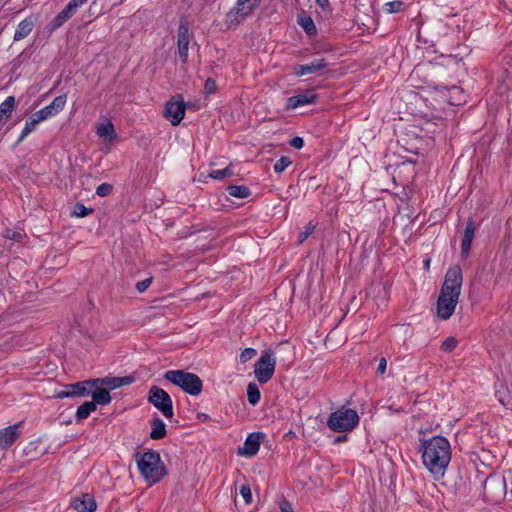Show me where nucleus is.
<instances>
[{
    "mask_svg": "<svg viewBox=\"0 0 512 512\" xmlns=\"http://www.w3.org/2000/svg\"><path fill=\"white\" fill-rule=\"evenodd\" d=\"M422 460L433 474H443L451 460L449 441L443 436L423 440L421 444Z\"/></svg>",
    "mask_w": 512,
    "mask_h": 512,
    "instance_id": "obj_1",
    "label": "nucleus"
},
{
    "mask_svg": "<svg viewBox=\"0 0 512 512\" xmlns=\"http://www.w3.org/2000/svg\"><path fill=\"white\" fill-rule=\"evenodd\" d=\"M136 456L138 469L150 484L159 482L167 474L166 467L162 463L160 454L157 451L149 450L141 456L139 454Z\"/></svg>",
    "mask_w": 512,
    "mask_h": 512,
    "instance_id": "obj_2",
    "label": "nucleus"
},
{
    "mask_svg": "<svg viewBox=\"0 0 512 512\" xmlns=\"http://www.w3.org/2000/svg\"><path fill=\"white\" fill-rule=\"evenodd\" d=\"M66 104V95H60L44 108L33 113L29 120L26 121L25 126L17 140V143L22 142L30 133H32L37 124L44 121L62 111Z\"/></svg>",
    "mask_w": 512,
    "mask_h": 512,
    "instance_id": "obj_3",
    "label": "nucleus"
},
{
    "mask_svg": "<svg viewBox=\"0 0 512 512\" xmlns=\"http://www.w3.org/2000/svg\"><path fill=\"white\" fill-rule=\"evenodd\" d=\"M164 379L191 396L200 395L203 389L201 378L185 370H168L164 373Z\"/></svg>",
    "mask_w": 512,
    "mask_h": 512,
    "instance_id": "obj_4",
    "label": "nucleus"
},
{
    "mask_svg": "<svg viewBox=\"0 0 512 512\" xmlns=\"http://www.w3.org/2000/svg\"><path fill=\"white\" fill-rule=\"evenodd\" d=\"M359 423V416L354 409L341 408L331 413L328 418V427L337 433L353 430Z\"/></svg>",
    "mask_w": 512,
    "mask_h": 512,
    "instance_id": "obj_5",
    "label": "nucleus"
},
{
    "mask_svg": "<svg viewBox=\"0 0 512 512\" xmlns=\"http://www.w3.org/2000/svg\"><path fill=\"white\" fill-rule=\"evenodd\" d=\"M275 367L276 360L273 351L270 349L263 351L254 365V374L257 381L261 384L267 383L273 377Z\"/></svg>",
    "mask_w": 512,
    "mask_h": 512,
    "instance_id": "obj_6",
    "label": "nucleus"
},
{
    "mask_svg": "<svg viewBox=\"0 0 512 512\" xmlns=\"http://www.w3.org/2000/svg\"><path fill=\"white\" fill-rule=\"evenodd\" d=\"M148 401L157 408L166 418L173 417V403L170 395L158 386H152L149 390Z\"/></svg>",
    "mask_w": 512,
    "mask_h": 512,
    "instance_id": "obj_7",
    "label": "nucleus"
},
{
    "mask_svg": "<svg viewBox=\"0 0 512 512\" xmlns=\"http://www.w3.org/2000/svg\"><path fill=\"white\" fill-rule=\"evenodd\" d=\"M186 104L181 94L173 96L165 105L164 116L173 126H177L185 116Z\"/></svg>",
    "mask_w": 512,
    "mask_h": 512,
    "instance_id": "obj_8",
    "label": "nucleus"
},
{
    "mask_svg": "<svg viewBox=\"0 0 512 512\" xmlns=\"http://www.w3.org/2000/svg\"><path fill=\"white\" fill-rule=\"evenodd\" d=\"M460 295L440 291L436 313L441 320H448L454 313Z\"/></svg>",
    "mask_w": 512,
    "mask_h": 512,
    "instance_id": "obj_9",
    "label": "nucleus"
},
{
    "mask_svg": "<svg viewBox=\"0 0 512 512\" xmlns=\"http://www.w3.org/2000/svg\"><path fill=\"white\" fill-rule=\"evenodd\" d=\"M262 0H237L236 4L227 14L231 21H240L251 15L257 9Z\"/></svg>",
    "mask_w": 512,
    "mask_h": 512,
    "instance_id": "obj_10",
    "label": "nucleus"
},
{
    "mask_svg": "<svg viewBox=\"0 0 512 512\" xmlns=\"http://www.w3.org/2000/svg\"><path fill=\"white\" fill-rule=\"evenodd\" d=\"M462 281V270L460 266L454 265L447 270L441 290L450 294L460 295Z\"/></svg>",
    "mask_w": 512,
    "mask_h": 512,
    "instance_id": "obj_11",
    "label": "nucleus"
},
{
    "mask_svg": "<svg viewBox=\"0 0 512 512\" xmlns=\"http://www.w3.org/2000/svg\"><path fill=\"white\" fill-rule=\"evenodd\" d=\"M189 42L190 37L188 23L186 21H181L178 27L177 46L179 57L183 63H186L188 60Z\"/></svg>",
    "mask_w": 512,
    "mask_h": 512,
    "instance_id": "obj_12",
    "label": "nucleus"
},
{
    "mask_svg": "<svg viewBox=\"0 0 512 512\" xmlns=\"http://www.w3.org/2000/svg\"><path fill=\"white\" fill-rule=\"evenodd\" d=\"M265 434L262 432H253L248 434L243 444V447L239 448L238 453L242 456L252 457L259 451L261 442L263 441Z\"/></svg>",
    "mask_w": 512,
    "mask_h": 512,
    "instance_id": "obj_13",
    "label": "nucleus"
},
{
    "mask_svg": "<svg viewBox=\"0 0 512 512\" xmlns=\"http://www.w3.org/2000/svg\"><path fill=\"white\" fill-rule=\"evenodd\" d=\"M93 380L94 386H102L110 391L122 386L132 384L135 381V378L131 375L123 377L107 376L103 378H95Z\"/></svg>",
    "mask_w": 512,
    "mask_h": 512,
    "instance_id": "obj_14",
    "label": "nucleus"
},
{
    "mask_svg": "<svg viewBox=\"0 0 512 512\" xmlns=\"http://www.w3.org/2000/svg\"><path fill=\"white\" fill-rule=\"evenodd\" d=\"M22 422L8 426L0 430V450H5L11 447L19 438V427Z\"/></svg>",
    "mask_w": 512,
    "mask_h": 512,
    "instance_id": "obj_15",
    "label": "nucleus"
},
{
    "mask_svg": "<svg viewBox=\"0 0 512 512\" xmlns=\"http://www.w3.org/2000/svg\"><path fill=\"white\" fill-rule=\"evenodd\" d=\"M327 66L328 63L325 58H318L307 64L296 65L293 69V74L297 77H301L306 74L316 73L325 69Z\"/></svg>",
    "mask_w": 512,
    "mask_h": 512,
    "instance_id": "obj_16",
    "label": "nucleus"
},
{
    "mask_svg": "<svg viewBox=\"0 0 512 512\" xmlns=\"http://www.w3.org/2000/svg\"><path fill=\"white\" fill-rule=\"evenodd\" d=\"M318 95L312 90L291 96L287 99V109H296L300 106L313 104L316 102Z\"/></svg>",
    "mask_w": 512,
    "mask_h": 512,
    "instance_id": "obj_17",
    "label": "nucleus"
},
{
    "mask_svg": "<svg viewBox=\"0 0 512 512\" xmlns=\"http://www.w3.org/2000/svg\"><path fill=\"white\" fill-rule=\"evenodd\" d=\"M475 226L474 221L469 219L464 230V236L461 241V257L466 259L469 256L472 241L474 238Z\"/></svg>",
    "mask_w": 512,
    "mask_h": 512,
    "instance_id": "obj_18",
    "label": "nucleus"
},
{
    "mask_svg": "<svg viewBox=\"0 0 512 512\" xmlns=\"http://www.w3.org/2000/svg\"><path fill=\"white\" fill-rule=\"evenodd\" d=\"M36 21L37 17L33 15H30L26 17L24 20H22L15 30L13 40L20 41L27 37L32 32Z\"/></svg>",
    "mask_w": 512,
    "mask_h": 512,
    "instance_id": "obj_19",
    "label": "nucleus"
},
{
    "mask_svg": "<svg viewBox=\"0 0 512 512\" xmlns=\"http://www.w3.org/2000/svg\"><path fill=\"white\" fill-rule=\"evenodd\" d=\"M94 387V380L89 379L69 384L68 388L71 391L72 397H85L89 396Z\"/></svg>",
    "mask_w": 512,
    "mask_h": 512,
    "instance_id": "obj_20",
    "label": "nucleus"
},
{
    "mask_svg": "<svg viewBox=\"0 0 512 512\" xmlns=\"http://www.w3.org/2000/svg\"><path fill=\"white\" fill-rule=\"evenodd\" d=\"M73 507L78 512H94L97 504L94 497L86 493L81 498L74 500Z\"/></svg>",
    "mask_w": 512,
    "mask_h": 512,
    "instance_id": "obj_21",
    "label": "nucleus"
},
{
    "mask_svg": "<svg viewBox=\"0 0 512 512\" xmlns=\"http://www.w3.org/2000/svg\"><path fill=\"white\" fill-rule=\"evenodd\" d=\"M90 395L92 396L91 402H93L96 406L107 405L111 402L112 399L110 391L102 386H94Z\"/></svg>",
    "mask_w": 512,
    "mask_h": 512,
    "instance_id": "obj_22",
    "label": "nucleus"
},
{
    "mask_svg": "<svg viewBox=\"0 0 512 512\" xmlns=\"http://www.w3.org/2000/svg\"><path fill=\"white\" fill-rule=\"evenodd\" d=\"M166 425L164 421L158 417L155 416L151 421V432H150V438L153 440H160L166 436Z\"/></svg>",
    "mask_w": 512,
    "mask_h": 512,
    "instance_id": "obj_23",
    "label": "nucleus"
},
{
    "mask_svg": "<svg viewBox=\"0 0 512 512\" xmlns=\"http://www.w3.org/2000/svg\"><path fill=\"white\" fill-rule=\"evenodd\" d=\"M297 22L308 36L311 37L317 34V28L311 16L303 13L298 16Z\"/></svg>",
    "mask_w": 512,
    "mask_h": 512,
    "instance_id": "obj_24",
    "label": "nucleus"
},
{
    "mask_svg": "<svg viewBox=\"0 0 512 512\" xmlns=\"http://www.w3.org/2000/svg\"><path fill=\"white\" fill-rule=\"evenodd\" d=\"M96 405L91 401H86L82 405H80L76 411L75 419L76 422L79 423L85 419H87L92 412L96 410Z\"/></svg>",
    "mask_w": 512,
    "mask_h": 512,
    "instance_id": "obj_25",
    "label": "nucleus"
},
{
    "mask_svg": "<svg viewBox=\"0 0 512 512\" xmlns=\"http://www.w3.org/2000/svg\"><path fill=\"white\" fill-rule=\"evenodd\" d=\"M14 106H15V97L14 96H8L0 104V122L3 119H8L11 116Z\"/></svg>",
    "mask_w": 512,
    "mask_h": 512,
    "instance_id": "obj_26",
    "label": "nucleus"
},
{
    "mask_svg": "<svg viewBox=\"0 0 512 512\" xmlns=\"http://www.w3.org/2000/svg\"><path fill=\"white\" fill-rule=\"evenodd\" d=\"M227 192L230 196L239 199H244L250 196V189L245 185H230L227 187Z\"/></svg>",
    "mask_w": 512,
    "mask_h": 512,
    "instance_id": "obj_27",
    "label": "nucleus"
},
{
    "mask_svg": "<svg viewBox=\"0 0 512 512\" xmlns=\"http://www.w3.org/2000/svg\"><path fill=\"white\" fill-rule=\"evenodd\" d=\"M96 132L100 137L109 140H113L116 137L115 128L111 121L99 125Z\"/></svg>",
    "mask_w": 512,
    "mask_h": 512,
    "instance_id": "obj_28",
    "label": "nucleus"
},
{
    "mask_svg": "<svg viewBox=\"0 0 512 512\" xmlns=\"http://www.w3.org/2000/svg\"><path fill=\"white\" fill-rule=\"evenodd\" d=\"M84 3L81 0H70L61 12L69 20Z\"/></svg>",
    "mask_w": 512,
    "mask_h": 512,
    "instance_id": "obj_29",
    "label": "nucleus"
},
{
    "mask_svg": "<svg viewBox=\"0 0 512 512\" xmlns=\"http://www.w3.org/2000/svg\"><path fill=\"white\" fill-rule=\"evenodd\" d=\"M261 397L260 390L255 383H249L247 386V398L248 402L255 406L259 403Z\"/></svg>",
    "mask_w": 512,
    "mask_h": 512,
    "instance_id": "obj_30",
    "label": "nucleus"
},
{
    "mask_svg": "<svg viewBox=\"0 0 512 512\" xmlns=\"http://www.w3.org/2000/svg\"><path fill=\"white\" fill-rule=\"evenodd\" d=\"M233 175V170L230 166L219 169V170H213L209 173V176L216 180H222L224 178L230 177Z\"/></svg>",
    "mask_w": 512,
    "mask_h": 512,
    "instance_id": "obj_31",
    "label": "nucleus"
},
{
    "mask_svg": "<svg viewBox=\"0 0 512 512\" xmlns=\"http://www.w3.org/2000/svg\"><path fill=\"white\" fill-rule=\"evenodd\" d=\"M68 20L64 15L59 12L48 24V28L50 31H55L56 29L62 27Z\"/></svg>",
    "mask_w": 512,
    "mask_h": 512,
    "instance_id": "obj_32",
    "label": "nucleus"
},
{
    "mask_svg": "<svg viewBox=\"0 0 512 512\" xmlns=\"http://www.w3.org/2000/svg\"><path fill=\"white\" fill-rule=\"evenodd\" d=\"M291 160L289 157L282 156L274 164L273 169L275 173H282L289 165Z\"/></svg>",
    "mask_w": 512,
    "mask_h": 512,
    "instance_id": "obj_33",
    "label": "nucleus"
},
{
    "mask_svg": "<svg viewBox=\"0 0 512 512\" xmlns=\"http://www.w3.org/2000/svg\"><path fill=\"white\" fill-rule=\"evenodd\" d=\"M458 341L455 337H447L441 344V351L451 352L457 347Z\"/></svg>",
    "mask_w": 512,
    "mask_h": 512,
    "instance_id": "obj_34",
    "label": "nucleus"
},
{
    "mask_svg": "<svg viewBox=\"0 0 512 512\" xmlns=\"http://www.w3.org/2000/svg\"><path fill=\"white\" fill-rule=\"evenodd\" d=\"M315 225H313L311 222H309L305 227L304 230L299 234L297 245L303 244V242L314 232Z\"/></svg>",
    "mask_w": 512,
    "mask_h": 512,
    "instance_id": "obj_35",
    "label": "nucleus"
},
{
    "mask_svg": "<svg viewBox=\"0 0 512 512\" xmlns=\"http://www.w3.org/2000/svg\"><path fill=\"white\" fill-rule=\"evenodd\" d=\"M93 212L92 208L85 207L82 203H77L74 207L72 215L76 217H86Z\"/></svg>",
    "mask_w": 512,
    "mask_h": 512,
    "instance_id": "obj_36",
    "label": "nucleus"
},
{
    "mask_svg": "<svg viewBox=\"0 0 512 512\" xmlns=\"http://www.w3.org/2000/svg\"><path fill=\"white\" fill-rule=\"evenodd\" d=\"M404 3L402 1H391L384 5V10L388 13H397L402 10Z\"/></svg>",
    "mask_w": 512,
    "mask_h": 512,
    "instance_id": "obj_37",
    "label": "nucleus"
},
{
    "mask_svg": "<svg viewBox=\"0 0 512 512\" xmlns=\"http://www.w3.org/2000/svg\"><path fill=\"white\" fill-rule=\"evenodd\" d=\"M113 191V185L109 183H102L96 189V194L100 197H106Z\"/></svg>",
    "mask_w": 512,
    "mask_h": 512,
    "instance_id": "obj_38",
    "label": "nucleus"
},
{
    "mask_svg": "<svg viewBox=\"0 0 512 512\" xmlns=\"http://www.w3.org/2000/svg\"><path fill=\"white\" fill-rule=\"evenodd\" d=\"M257 351L254 348H245L240 354V363L244 364L256 356Z\"/></svg>",
    "mask_w": 512,
    "mask_h": 512,
    "instance_id": "obj_39",
    "label": "nucleus"
},
{
    "mask_svg": "<svg viewBox=\"0 0 512 512\" xmlns=\"http://www.w3.org/2000/svg\"><path fill=\"white\" fill-rule=\"evenodd\" d=\"M240 494L243 497L246 504L252 503V493L250 486L248 484L242 485L240 487Z\"/></svg>",
    "mask_w": 512,
    "mask_h": 512,
    "instance_id": "obj_40",
    "label": "nucleus"
},
{
    "mask_svg": "<svg viewBox=\"0 0 512 512\" xmlns=\"http://www.w3.org/2000/svg\"><path fill=\"white\" fill-rule=\"evenodd\" d=\"M204 89L207 94H213L217 91V84L214 79L208 78L205 81Z\"/></svg>",
    "mask_w": 512,
    "mask_h": 512,
    "instance_id": "obj_41",
    "label": "nucleus"
},
{
    "mask_svg": "<svg viewBox=\"0 0 512 512\" xmlns=\"http://www.w3.org/2000/svg\"><path fill=\"white\" fill-rule=\"evenodd\" d=\"M153 278L149 277L136 283V289L139 293L145 292L151 285Z\"/></svg>",
    "mask_w": 512,
    "mask_h": 512,
    "instance_id": "obj_42",
    "label": "nucleus"
},
{
    "mask_svg": "<svg viewBox=\"0 0 512 512\" xmlns=\"http://www.w3.org/2000/svg\"><path fill=\"white\" fill-rule=\"evenodd\" d=\"M450 93L453 94V95H457V96H461L463 94V91L460 87L458 86H452L450 89H449ZM461 97H457L456 98V102H451L452 104L454 105H459L460 104V101H461Z\"/></svg>",
    "mask_w": 512,
    "mask_h": 512,
    "instance_id": "obj_43",
    "label": "nucleus"
},
{
    "mask_svg": "<svg viewBox=\"0 0 512 512\" xmlns=\"http://www.w3.org/2000/svg\"><path fill=\"white\" fill-rule=\"evenodd\" d=\"M289 145L295 149H301L304 146V140L302 137L296 136L289 141Z\"/></svg>",
    "mask_w": 512,
    "mask_h": 512,
    "instance_id": "obj_44",
    "label": "nucleus"
},
{
    "mask_svg": "<svg viewBox=\"0 0 512 512\" xmlns=\"http://www.w3.org/2000/svg\"><path fill=\"white\" fill-rule=\"evenodd\" d=\"M502 394L503 393L501 391H498L496 393V396L498 397L499 402L505 407H510V405H511L510 397L508 395H502Z\"/></svg>",
    "mask_w": 512,
    "mask_h": 512,
    "instance_id": "obj_45",
    "label": "nucleus"
},
{
    "mask_svg": "<svg viewBox=\"0 0 512 512\" xmlns=\"http://www.w3.org/2000/svg\"><path fill=\"white\" fill-rule=\"evenodd\" d=\"M386 367H387V360L385 357H381L379 359V363H378V367H377V370H376V373L378 375H383L386 371Z\"/></svg>",
    "mask_w": 512,
    "mask_h": 512,
    "instance_id": "obj_46",
    "label": "nucleus"
},
{
    "mask_svg": "<svg viewBox=\"0 0 512 512\" xmlns=\"http://www.w3.org/2000/svg\"><path fill=\"white\" fill-rule=\"evenodd\" d=\"M71 397H72V394H71V391L68 388V385H66L64 390L58 392L55 395V398H57V399L71 398Z\"/></svg>",
    "mask_w": 512,
    "mask_h": 512,
    "instance_id": "obj_47",
    "label": "nucleus"
},
{
    "mask_svg": "<svg viewBox=\"0 0 512 512\" xmlns=\"http://www.w3.org/2000/svg\"><path fill=\"white\" fill-rule=\"evenodd\" d=\"M280 510H281V512H294L291 503L287 500H283L280 503Z\"/></svg>",
    "mask_w": 512,
    "mask_h": 512,
    "instance_id": "obj_48",
    "label": "nucleus"
},
{
    "mask_svg": "<svg viewBox=\"0 0 512 512\" xmlns=\"http://www.w3.org/2000/svg\"><path fill=\"white\" fill-rule=\"evenodd\" d=\"M318 6H320L322 9H325L329 6V0H315Z\"/></svg>",
    "mask_w": 512,
    "mask_h": 512,
    "instance_id": "obj_49",
    "label": "nucleus"
},
{
    "mask_svg": "<svg viewBox=\"0 0 512 512\" xmlns=\"http://www.w3.org/2000/svg\"><path fill=\"white\" fill-rule=\"evenodd\" d=\"M197 418L199 420L205 421V420H207L209 418V416L207 414H205V413H198Z\"/></svg>",
    "mask_w": 512,
    "mask_h": 512,
    "instance_id": "obj_50",
    "label": "nucleus"
},
{
    "mask_svg": "<svg viewBox=\"0 0 512 512\" xmlns=\"http://www.w3.org/2000/svg\"><path fill=\"white\" fill-rule=\"evenodd\" d=\"M343 439H346V436L338 437L337 441H343Z\"/></svg>",
    "mask_w": 512,
    "mask_h": 512,
    "instance_id": "obj_51",
    "label": "nucleus"
},
{
    "mask_svg": "<svg viewBox=\"0 0 512 512\" xmlns=\"http://www.w3.org/2000/svg\"><path fill=\"white\" fill-rule=\"evenodd\" d=\"M439 88H440V86H439V87H437V89H439ZM441 88H443V89H447V87H446V86H441Z\"/></svg>",
    "mask_w": 512,
    "mask_h": 512,
    "instance_id": "obj_52",
    "label": "nucleus"
},
{
    "mask_svg": "<svg viewBox=\"0 0 512 512\" xmlns=\"http://www.w3.org/2000/svg\"><path fill=\"white\" fill-rule=\"evenodd\" d=\"M425 265L429 266V260L425 261Z\"/></svg>",
    "mask_w": 512,
    "mask_h": 512,
    "instance_id": "obj_53",
    "label": "nucleus"
},
{
    "mask_svg": "<svg viewBox=\"0 0 512 512\" xmlns=\"http://www.w3.org/2000/svg\"><path fill=\"white\" fill-rule=\"evenodd\" d=\"M84 4L88 1V0H81Z\"/></svg>",
    "mask_w": 512,
    "mask_h": 512,
    "instance_id": "obj_54",
    "label": "nucleus"
}]
</instances>
